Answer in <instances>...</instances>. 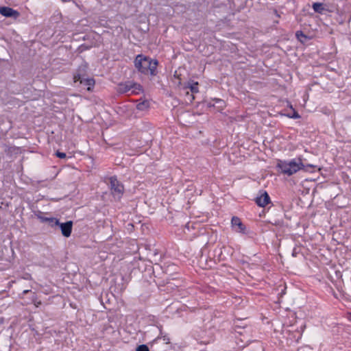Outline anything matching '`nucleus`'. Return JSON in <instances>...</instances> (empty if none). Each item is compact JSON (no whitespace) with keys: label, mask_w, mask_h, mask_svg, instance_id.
I'll return each mask as SVG.
<instances>
[{"label":"nucleus","mask_w":351,"mask_h":351,"mask_svg":"<svg viewBox=\"0 0 351 351\" xmlns=\"http://www.w3.org/2000/svg\"><path fill=\"white\" fill-rule=\"evenodd\" d=\"M141 90H142L141 86L131 81L120 83L118 86V91L120 93H126L131 91L132 94H138Z\"/></svg>","instance_id":"obj_4"},{"label":"nucleus","mask_w":351,"mask_h":351,"mask_svg":"<svg viewBox=\"0 0 351 351\" xmlns=\"http://www.w3.org/2000/svg\"><path fill=\"white\" fill-rule=\"evenodd\" d=\"M298 351H313V350L311 347H309L308 346H302V347L300 348Z\"/></svg>","instance_id":"obj_17"},{"label":"nucleus","mask_w":351,"mask_h":351,"mask_svg":"<svg viewBox=\"0 0 351 351\" xmlns=\"http://www.w3.org/2000/svg\"><path fill=\"white\" fill-rule=\"evenodd\" d=\"M350 321H351V313H350Z\"/></svg>","instance_id":"obj_29"},{"label":"nucleus","mask_w":351,"mask_h":351,"mask_svg":"<svg viewBox=\"0 0 351 351\" xmlns=\"http://www.w3.org/2000/svg\"><path fill=\"white\" fill-rule=\"evenodd\" d=\"M134 62L136 69L141 73L150 74L151 75H156L158 66L156 60H152L147 56L139 54L136 56Z\"/></svg>","instance_id":"obj_2"},{"label":"nucleus","mask_w":351,"mask_h":351,"mask_svg":"<svg viewBox=\"0 0 351 351\" xmlns=\"http://www.w3.org/2000/svg\"><path fill=\"white\" fill-rule=\"evenodd\" d=\"M33 302L34 304V305L36 306V307H38L39 305L41 304V302L40 301H38L37 302L36 300H33Z\"/></svg>","instance_id":"obj_24"},{"label":"nucleus","mask_w":351,"mask_h":351,"mask_svg":"<svg viewBox=\"0 0 351 351\" xmlns=\"http://www.w3.org/2000/svg\"><path fill=\"white\" fill-rule=\"evenodd\" d=\"M276 167L281 173L290 176L300 169H304L306 171H313L310 169H314L317 167L310 164L305 165L302 158L299 157L290 160H280L277 162Z\"/></svg>","instance_id":"obj_1"},{"label":"nucleus","mask_w":351,"mask_h":351,"mask_svg":"<svg viewBox=\"0 0 351 351\" xmlns=\"http://www.w3.org/2000/svg\"><path fill=\"white\" fill-rule=\"evenodd\" d=\"M161 337L163 339V341H165L166 343H169V338L167 335H164Z\"/></svg>","instance_id":"obj_23"},{"label":"nucleus","mask_w":351,"mask_h":351,"mask_svg":"<svg viewBox=\"0 0 351 351\" xmlns=\"http://www.w3.org/2000/svg\"><path fill=\"white\" fill-rule=\"evenodd\" d=\"M29 291H30V290H24V291H23V294H27V293H29Z\"/></svg>","instance_id":"obj_27"},{"label":"nucleus","mask_w":351,"mask_h":351,"mask_svg":"<svg viewBox=\"0 0 351 351\" xmlns=\"http://www.w3.org/2000/svg\"><path fill=\"white\" fill-rule=\"evenodd\" d=\"M78 82H80V84L86 86L87 90L88 91L91 90L92 88L95 85V80L93 78H88V77H84V79L79 80Z\"/></svg>","instance_id":"obj_10"},{"label":"nucleus","mask_w":351,"mask_h":351,"mask_svg":"<svg viewBox=\"0 0 351 351\" xmlns=\"http://www.w3.org/2000/svg\"><path fill=\"white\" fill-rule=\"evenodd\" d=\"M295 35H296L297 38H298V40L300 41H301L302 43L304 42V40L303 39L306 40L307 38L305 34H304V33L302 31H298L296 32Z\"/></svg>","instance_id":"obj_15"},{"label":"nucleus","mask_w":351,"mask_h":351,"mask_svg":"<svg viewBox=\"0 0 351 351\" xmlns=\"http://www.w3.org/2000/svg\"><path fill=\"white\" fill-rule=\"evenodd\" d=\"M58 226L64 237H69L71 236L73 228V222L71 221H68L65 223H60Z\"/></svg>","instance_id":"obj_8"},{"label":"nucleus","mask_w":351,"mask_h":351,"mask_svg":"<svg viewBox=\"0 0 351 351\" xmlns=\"http://www.w3.org/2000/svg\"><path fill=\"white\" fill-rule=\"evenodd\" d=\"M232 227L234 231L245 233V226L237 217H233L231 220Z\"/></svg>","instance_id":"obj_7"},{"label":"nucleus","mask_w":351,"mask_h":351,"mask_svg":"<svg viewBox=\"0 0 351 351\" xmlns=\"http://www.w3.org/2000/svg\"><path fill=\"white\" fill-rule=\"evenodd\" d=\"M136 351H149V350L147 345L142 344L136 348Z\"/></svg>","instance_id":"obj_16"},{"label":"nucleus","mask_w":351,"mask_h":351,"mask_svg":"<svg viewBox=\"0 0 351 351\" xmlns=\"http://www.w3.org/2000/svg\"><path fill=\"white\" fill-rule=\"evenodd\" d=\"M274 14H276V16L277 17H280V14L278 13V12H277V10H274Z\"/></svg>","instance_id":"obj_26"},{"label":"nucleus","mask_w":351,"mask_h":351,"mask_svg":"<svg viewBox=\"0 0 351 351\" xmlns=\"http://www.w3.org/2000/svg\"><path fill=\"white\" fill-rule=\"evenodd\" d=\"M149 106V103L147 101H143L136 105V108L139 110H144L147 108Z\"/></svg>","instance_id":"obj_14"},{"label":"nucleus","mask_w":351,"mask_h":351,"mask_svg":"<svg viewBox=\"0 0 351 351\" xmlns=\"http://www.w3.org/2000/svg\"><path fill=\"white\" fill-rule=\"evenodd\" d=\"M260 196L255 199L256 204L261 207H265L270 203V197L266 191H260Z\"/></svg>","instance_id":"obj_6"},{"label":"nucleus","mask_w":351,"mask_h":351,"mask_svg":"<svg viewBox=\"0 0 351 351\" xmlns=\"http://www.w3.org/2000/svg\"><path fill=\"white\" fill-rule=\"evenodd\" d=\"M48 224L51 227L54 228L56 226H58V225L60 224V222L58 219L55 217H50Z\"/></svg>","instance_id":"obj_13"},{"label":"nucleus","mask_w":351,"mask_h":351,"mask_svg":"<svg viewBox=\"0 0 351 351\" xmlns=\"http://www.w3.org/2000/svg\"><path fill=\"white\" fill-rule=\"evenodd\" d=\"M0 14L5 17L16 19L19 16L18 11L9 7H0Z\"/></svg>","instance_id":"obj_9"},{"label":"nucleus","mask_w":351,"mask_h":351,"mask_svg":"<svg viewBox=\"0 0 351 351\" xmlns=\"http://www.w3.org/2000/svg\"><path fill=\"white\" fill-rule=\"evenodd\" d=\"M88 64L82 63L77 69L75 73L73 75L74 82H78L79 80L84 79V77L87 76Z\"/></svg>","instance_id":"obj_5"},{"label":"nucleus","mask_w":351,"mask_h":351,"mask_svg":"<svg viewBox=\"0 0 351 351\" xmlns=\"http://www.w3.org/2000/svg\"><path fill=\"white\" fill-rule=\"evenodd\" d=\"M159 330H160V334L162 335V330H161V328H160Z\"/></svg>","instance_id":"obj_28"},{"label":"nucleus","mask_w":351,"mask_h":351,"mask_svg":"<svg viewBox=\"0 0 351 351\" xmlns=\"http://www.w3.org/2000/svg\"><path fill=\"white\" fill-rule=\"evenodd\" d=\"M289 117L293 119H298L300 117L299 114L295 111L293 112V114L292 115H289Z\"/></svg>","instance_id":"obj_21"},{"label":"nucleus","mask_w":351,"mask_h":351,"mask_svg":"<svg viewBox=\"0 0 351 351\" xmlns=\"http://www.w3.org/2000/svg\"><path fill=\"white\" fill-rule=\"evenodd\" d=\"M34 214L40 220L42 219L43 216V213L40 210L34 211Z\"/></svg>","instance_id":"obj_18"},{"label":"nucleus","mask_w":351,"mask_h":351,"mask_svg":"<svg viewBox=\"0 0 351 351\" xmlns=\"http://www.w3.org/2000/svg\"><path fill=\"white\" fill-rule=\"evenodd\" d=\"M198 85L199 84L197 82L190 81L184 86V88H189L193 93H197L199 92Z\"/></svg>","instance_id":"obj_11"},{"label":"nucleus","mask_w":351,"mask_h":351,"mask_svg":"<svg viewBox=\"0 0 351 351\" xmlns=\"http://www.w3.org/2000/svg\"><path fill=\"white\" fill-rule=\"evenodd\" d=\"M296 250H297L296 248H294V249L293 250L292 256H293V257H296V256H297L298 252L296 251Z\"/></svg>","instance_id":"obj_25"},{"label":"nucleus","mask_w":351,"mask_h":351,"mask_svg":"<svg viewBox=\"0 0 351 351\" xmlns=\"http://www.w3.org/2000/svg\"><path fill=\"white\" fill-rule=\"evenodd\" d=\"M313 9L314 11L319 14H323L324 12L326 10L324 4L322 3H314L313 4Z\"/></svg>","instance_id":"obj_12"},{"label":"nucleus","mask_w":351,"mask_h":351,"mask_svg":"<svg viewBox=\"0 0 351 351\" xmlns=\"http://www.w3.org/2000/svg\"><path fill=\"white\" fill-rule=\"evenodd\" d=\"M108 180V185L112 195L114 198L119 199L124 192V186L123 184L117 180L116 176H111Z\"/></svg>","instance_id":"obj_3"},{"label":"nucleus","mask_w":351,"mask_h":351,"mask_svg":"<svg viewBox=\"0 0 351 351\" xmlns=\"http://www.w3.org/2000/svg\"><path fill=\"white\" fill-rule=\"evenodd\" d=\"M173 77L178 80V82H176L178 86L181 84V80L180 78V75L178 74L177 71L175 72Z\"/></svg>","instance_id":"obj_20"},{"label":"nucleus","mask_w":351,"mask_h":351,"mask_svg":"<svg viewBox=\"0 0 351 351\" xmlns=\"http://www.w3.org/2000/svg\"><path fill=\"white\" fill-rule=\"evenodd\" d=\"M49 219L50 217H45L43 216L42 219L40 221L43 223L45 222L48 223Z\"/></svg>","instance_id":"obj_22"},{"label":"nucleus","mask_w":351,"mask_h":351,"mask_svg":"<svg viewBox=\"0 0 351 351\" xmlns=\"http://www.w3.org/2000/svg\"><path fill=\"white\" fill-rule=\"evenodd\" d=\"M56 156L60 158H66V154L64 152H60L59 151H57L56 153Z\"/></svg>","instance_id":"obj_19"}]
</instances>
